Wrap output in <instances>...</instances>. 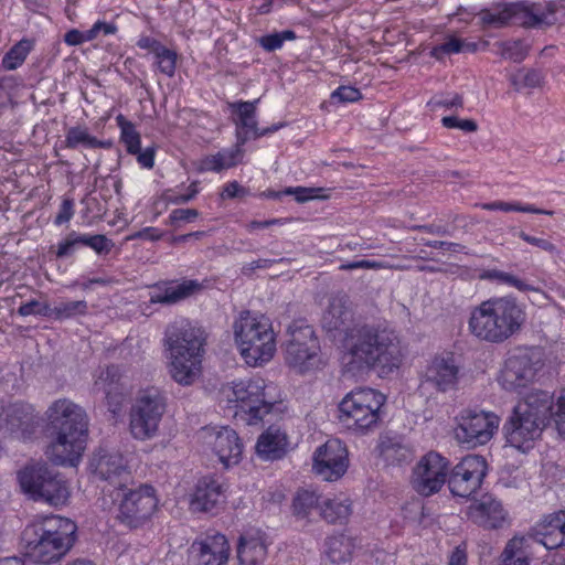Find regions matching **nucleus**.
<instances>
[{"mask_svg": "<svg viewBox=\"0 0 565 565\" xmlns=\"http://www.w3.org/2000/svg\"><path fill=\"white\" fill-rule=\"evenodd\" d=\"M322 328L332 337L344 334L342 362L347 371L376 370L381 376L397 370L402 350L394 331L372 326L353 324V312L347 296H334L321 319Z\"/></svg>", "mask_w": 565, "mask_h": 565, "instance_id": "nucleus-1", "label": "nucleus"}, {"mask_svg": "<svg viewBox=\"0 0 565 565\" xmlns=\"http://www.w3.org/2000/svg\"><path fill=\"white\" fill-rule=\"evenodd\" d=\"M50 445L47 456L56 465L76 466L86 448L88 418L79 405L67 398L46 411Z\"/></svg>", "mask_w": 565, "mask_h": 565, "instance_id": "nucleus-2", "label": "nucleus"}, {"mask_svg": "<svg viewBox=\"0 0 565 565\" xmlns=\"http://www.w3.org/2000/svg\"><path fill=\"white\" fill-rule=\"evenodd\" d=\"M526 319L525 306L515 297H492L472 308L468 328L478 340L501 344L520 333Z\"/></svg>", "mask_w": 565, "mask_h": 565, "instance_id": "nucleus-3", "label": "nucleus"}, {"mask_svg": "<svg viewBox=\"0 0 565 565\" xmlns=\"http://www.w3.org/2000/svg\"><path fill=\"white\" fill-rule=\"evenodd\" d=\"M77 526L70 519L46 515L28 524L21 543L25 556L41 564L60 561L73 546Z\"/></svg>", "mask_w": 565, "mask_h": 565, "instance_id": "nucleus-4", "label": "nucleus"}, {"mask_svg": "<svg viewBox=\"0 0 565 565\" xmlns=\"http://www.w3.org/2000/svg\"><path fill=\"white\" fill-rule=\"evenodd\" d=\"M205 333L201 328L188 321L170 326L166 332V342L170 351V373L181 385L194 383L202 371L205 353Z\"/></svg>", "mask_w": 565, "mask_h": 565, "instance_id": "nucleus-5", "label": "nucleus"}, {"mask_svg": "<svg viewBox=\"0 0 565 565\" xmlns=\"http://www.w3.org/2000/svg\"><path fill=\"white\" fill-rule=\"evenodd\" d=\"M552 396L547 392L535 391L520 401L505 424L508 443L518 448L526 449L539 438L550 422Z\"/></svg>", "mask_w": 565, "mask_h": 565, "instance_id": "nucleus-6", "label": "nucleus"}, {"mask_svg": "<svg viewBox=\"0 0 565 565\" xmlns=\"http://www.w3.org/2000/svg\"><path fill=\"white\" fill-rule=\"evenodd\" d=\"M233 329L246 364L260 366L273 359L276 352V338L268 318L245 311L234 322Z\"/></svg>", "mask_w": 565, "mask_h": 565, "instance_id": "nucleus-7", "label": "nucleus"}, {"mask_svg": "<svg viewBox=\"0 0 565 565\" xmlns=\"http://www.w3.org/2000/svg\"><path fill=\"white\" fill-rule=\"evenodd\" d=\"M386 396L381 392L360 387L349 392L338 405V419L343 427L359 434H366L380 422L381 408Z\"/></svg>", "mask_w": 565, "mask_h": 565, "instance_id": "nucleus-8", "label": "nucleus"}, {"mask_svg": "<svg viewBox=\"0 0 565 565\" xmlns=\"http://www.w3.org/2000/svg\"><path fill=\"white\" fill-rule=\"evenodd\" d=\"M555 13L556 6L552 2H512L497 3L482 10L480 17L483 23L494 26L511 23L525 28H541L554 24Z\"/></svg>", "mask_w": 565, "mask_h": 565, "instance_id": "nucleus-9", "label": "nucleus"}, {"mask_svg": "<svg viewBox=\"0 0 565 565\" xmlns=\"http://www.w3.org/2000/svg\"><path fill=\"white\" fill-rule=\"evenodd\" d=\"M227 398L237 404L249 425L262 420L281 401L278 387L262 377L234 383Z\"/></svg>", "mask_w": 565, "mask_h": 565, "instance_id": "nucleus-10", "label": "nucleus"}, {"mask_svg": "<svg viewBox=\"0 0 565 565\" xmlns=\"http://www.w3.org/2000/svg\"><path fill=\"white\" fill-rule=\"evenodd\" d=\"M282 344L286 364L303 374L321 364L320 342L313 328L303 319L294 320L287 328Z\"/></svg>", "mask_w": 565, "mask_h": 565, "instance_id": "nucleus-11", "label": "nucleus"}, {"mask_svg": "<svg viewBox=\"0 0 565 565\" xmlns=\"http://www.w3.org/2000/svg\"><path fill=\"white\" fill-rule=\"evenodd\" d=\"M166 398L157 388L139 393L129 413V430L135 439L153 438L166 413Z\"/></svg>", "mask_w": 565, "mask_h": 565, "instance_id": "nucleus-12", "label": "nucleus"}, {"mask_svg": "<svg viewBox=\"0 0 565 565\" xmlns=\"http://www.w3.org/2000/svg\"><path fill=\"white\" fill-rule=\"evenodd\" d=\"M544 362L534 349L518 350L507 358L498 376L499 384L510 392H519L532 384Z\"/></svg>", "mask_w": 565, "mask_h": 565, "instance_id": "nucleus-13", "label": "nucleus"}, {"mask_svg": "<svg viewBox=\"0 0 565 565\" xmlns=\"http://www.w3.org/2000/svg\"><path fill=\"white\" fill-rule=\"evenodd\" d=\"M499 423L500 418L494 413L466 409L457 416L455 437L468 447L484 445L493 437Z\"/></svg>", "mask_w": 565, "mask_h": 565, "instance_id": "nucleus-14", "label": "nucleus"}, {"mask_svg": "<svg viewBox=\"0 0 565 565\" xmlns=\"http://www.w3.org/2000/svg\"><path fill=\"white\" fill-rule=\"evenodd\" d=\"M158 499L151 486L143 484L124 493L117 519L130 529L142 526L157 510Z\"/></svg>", "mask_w": 565, "mask_h": 565, "instance_id": "nucleus-15", "label": "nucleus"}, {"mask_svg": "<svg viewBox=\"0 0 565 565\" xmlns=\"http://www.w3.org/2000/svg\"><path fill=\"white\" fill-rule=\"evenodd\" d=\"M448 476V461L435 451L426 454L417 462L412 475L414 490L425 497L438 492Z\"/></svg>", "mask_w": 565, "mask_h": 565, "instance_id": "nucleus-16", "label": "nucleus"}, {"mask_svg": "<svg viewBox=\"0 0 565 565\" xmlns=\"http://www.w3.org/2000/svg\"><path fill=\"white\" fill-rule=\"evenodd\" d=\"M487 475V461L482 456L470 455L455 466L448 486L454 495L468 498L481 487Z\"/></svg>", "mask_w": 565, "mask_h": 565, "instance_id": "nucleus-17", "label": "nucleus"}, {"mask_svg": "<svg viewBox=\"0 0 565 565\" xmlns=\"http://www.w3.org/2000/svg\"><path fill=\"white\" fill-rule=\"evenodd\" d=\"M460 380V366L450 353L434 356L427 364L422 388H433L439 393L457 390Z\"/></svg>", "mask_w": 565, "mask_h": 565, "instance_id": "nucleus-18", "label": "nucleus"}, {"mask_svg": "<svg viewBox=\"0 0 565 565\" xmlns=\"http://www.w3.org/2000/svg\"><path fill=\"white\" fill-rule=\"evenodd\" d=\"M349 466L348 450L339 439H329L313 454L312 469L326 481L340 479Z\"/></svg>", "mask_w": 565, "mask_h": 565, "instance_id": "nucleus-19", "label": "nucleus"}, {"mask_svg": "<svg viewBox=\"0 0 565 565\" xmlns=\"http://www.w3.org/2000/svg\"><path fill=\"white\" fill-rule=\"evenodd\" d=\"M89 469L98 479L121 490L130 479V471L124 456L117 450L99 448L89 461Z\"/></svg>", "mask_w": 565, "mask_h": 565, "instance_id": "nucleus-20", "label": "nucleus"}, {"mask_svg": "<svg viewBox=\"0 0 565 565\" xmlns=\"http://www.w3.org/2000/svg\"><path fill=\"white\" fill-rule=\"evenodd\" d=\"M202 438L224 466L228 467L239 461L243 445L234 429L228 427L204 428Z\"/></svg>", "mask_w": 565, "mask_h": 565, "instance_id": "nucleus-21", "label": "nucleus"}, {"mask_svg": "<svg viewBox=\"0 0 565 565\" xmlns=\"http://www.w3.org/2000/svg\"><path fill=\"white\" fill-rule=\"evenodd\" d=\"M230 557V545L225 535L215 533L194 541L189 548L191 565H225Z\"/></svg>", "mask_w": 565, "mask_h": 565, "instance_id": "nucleus-22", "label": "nucleus"}, {"mask_svg": "<svg viewBox=\"0 0 565 565\" xmlns=\"http://www.w3.org/2000/svg\"><path fill=\"white\" fill-rule=\"evenodd\" d=\"M259 99L253 102H235L230 104V108L236 114L234 122L236 125L237 143L243 146L249 138V134L254 139L277 131L282 124L273 125L265 129L257 128L256 105Z\"/></svg>", "mask_w": 565, "mask_h": 565, "instance_id": "nucleus-23", "label": "nucleus"}, {"mask_svg": "<svg viewBox=\"0 0 565 565\" xmlns=\"http://www.w3.org/2000/svg\"><path fill=\"white\" fill-rule=\"evenodd\" d=\"M94 391L102 392L105 395L108 411L114 415L118 414L127 395V388L121 383L119 367L110 365L103 370L94 383Z\"/></svg>", "mask_w": 565, "mask_h": 565, "instance_id": "nucleus-24", "label": "nucleus"}, {"mask_svg": "<svg viewBox=\"0 0 565 565\" xmlns=\"http://www.w3.org/2000/svg\"><path fill=\"white\" fill-rule=\"evenodd\" d=\"M526 536L535 540V547L554 550L565 545V511L547 515L536 525L534 532Z\"/></svg>", "mask_w": 565, "mask_h": 565, "instance_id": "nucleus-25", "label": "nucleus"}, {"mask_svg": "<svg viewBox=\"0 0 565 565\" xmlns=\"http://www.w3.org/2000/svg\"><path fill=\"white\" fill-rule=\"evenodd\" d=\"M200 288V282L192 279L160 282L152 286L149 301L164 306L175 305L194 295Z\"/></svg>", "mask_w": 565, "mask_h": 565, "instance_id": "nucleus-26", "label": "nucleus"}, {"mask_svg": "<svg viewBox=\"0 0 565 565\" xmlns=\"http://www.w3.org/2000/svg\"><path fill=\"white\" fill-rule=\"evenodd\" d=\"M225 486L213 477H204L196 483L191 505L194 510L211 512L225 502Z\"/></svg>", "mask_w": 565, "mask_h": 565, "instance_id": "nucleus-27", "label": "nucleus"}, {"mask_svg": "<svg viewBox=\"0 0 565 565\" xmlns=\"http://www.w3.org/2000/svg\"><path fill=\"white\" fill-rule=\"evenodd\" d=\"M469 515L475 523L486 529L501 527L507 519L502 503L491 495H483L472 504L469 508Z\"/></svg>", "mask_w": 565, "mask_h": 565, "instance_id": "nucleus-28", "label": "nucleus"}, {"mask_svg": "<svg viewBox=\"0 0 565 565\" xmlns=\"http://www.w3.org/2000/svg\"><path fill=\"white\" fill-rule=\"evenodd\" d=\"M7 428L19 438H30L36 428L34 409L31 405L14 403L6 411Z\"/></svg>", "mask_w": 565, "mask_h": 565, "instance_id": "nucleus-29", "label": "nucleus"}, {"mask_svg": "<svg viewBox=\"0 0 565 565\" xmlns=\"http://www.w3.org/2000/svg\"><path fill=\"white\" fill-rule=\"evenodd\" d=\"M535 554V540L531 536H514L508 541L499 565H530Z\"/></svg>", "mask_w": 565, "mask_h": 565, "instance_id": "nucleus-30", "label": "nucleus"}, {"mask_svg": "<svg viewBox=\"0 0 565 565\" xmlns=\"http://www.w3.org/2000/svg\"><path fill=\"white\" fill-rule=\"evenodd\" d=\"M52 470L42 462H32L24 466L17 473L21 490L36 500L41 492L42 484L50 478Z\"/></svg>", "mask_w": 565, "mask_h": 565, "instance_id": "nucleus-31", "label": "nucleus"}, {"mask_svg": "<svg viewBox=\"0 0 565 565\" xmlns=\"http://www.w3.org/2000/svg\"><path fill=\"white\" fill-rule=\"evenodd\" d=\"M287 436L280 428L270 426L256 443L257 455L265 460L281 458L287 449Z\"/></svg>", "mask_w": 565, "mask_h": 565, "instance_id": "nucleus-32", "label": "nucleus"}, {"mask_svg": "<svg viewBox=\"0 0 565 565\" xmlns=\"http://www.w3.org/2000/svg\"><path fill=\"white\" fill-rule=\"evenodd\" d=\"M267 556V546L260 536L242 535L237 546L241 565H259Z\"/></svg>", "mask_w": 565, "mask_h": 565, "instance_id": "nucleus-33", "label": "nucleus"}, {"mask_svg": "<svg viewBox=\"0 0 565 565\" xmlns=\"http://www.w3.org/2000/svg\"><path fill=\"white\" fill-rule=\"evenodd\" d=\"M242 146L237 143V147L232 150H222L215 154L204 157L200 161L199 171H214L220 172L224 169L232 168L237 164L238 158L242 157Z\"/></svg>", "mask_w": 565, "mask_h": 565, "instance_id": "nucleus-34", "label": "nucleus"}, {"mask_svg": "<svg viewBox=\"0 0 565 565\" xmlns=\"http://www.w3.org/2000/svg\"><path fill=\"white\" fill-rule=\"evenodd\" d=\"M70 495L68 488L61 478L52 470L50 478L42 484L41 492L36 497L51 505H62L66 503Z\"/></svg>", "mask_w": 565, "mask_h": 565, "instance_id": "nucleus-35", "label": "nucleus"}, {"mask_svg": "<svg viewBox=\"0 0 565 565\" xmlns=\"http://www.w3.org/2000/svg\"><path fill=\"white\" fill-rule=\"evenodd\" d=\"M351 512V501L348 498L334 497L320 504V515L329 523H342Z\"/></svg>", "mask_w": 565, "mask_h": 565, "instance_id": "nucleus-36", "label": "nucleus"}, {"mask_svg": "<svg viewBox=\"0 0 565 565\" xmlns=\"http://www.w3.org/2000/svg\"><path fill=\"white\" fill-rule=\"evenodd\" d=\"M353 550L351 540L344 535L331 536L326 542V555L333 564H342L350 559Z\"/></svg>", "mask_w": 565, "mask_h": 565, "instance_id": "nucleus-37", "label": "nucleus"}, {"mask_svg": "<svg viewBox=\"0 0 565 565\" xmlns=\"http://www.w3.org/2000/svg\"><path fill=\"white\" fill-rule=\"evenodd\" d=\"M381 455L388 465H403L413 458V450L401 443L387 440L381 444Z\"/></svg>", "mask_w": 565, "mask_h": 565, "instance_id": "nucleus-38", "label": "nucleus"}, {"mask_svg": "<svg viewBox=\"0 0 565 565\" xmlns=\"http://www.w3.org/2000/svg\"><path fill=\"white\" fill-rule=\"evenodd\" d=\"M476 47L477 45L475 43H466L455 35H449L443 43L431 49L430 56L440 61L447 55L457 54L465 50L475 51Z\"/></svg>", "mask_w": 565, "mask_h": 565, "instance_id": "nucleus-39", "label": "nucleus"}, {"mask_svg": "<svg viewBox=\"0 0 565 565\" xmlns=\"http://www.w3.org/2000/svg\"><path fill=\"white\" fill-rule=\"evenodd\" d=\"M510 83L516 92H520L524 88H536L540 87L544 82V75L541 71L530 68V70H519L515 73L511 74Z\"/></svg>", "mask_w": 565, "mask_h": 565, "instance_id": "nucleus-40", "label": "nucleus"}, {"mask_svg": "<svg viewBox=\"0 0 565 565\" xmlns=\"http://www.w3.org/2000/svg\"><path fill=\"white\" fill-rule=\"evenodd\" d=\"M32 47L33 42L31 40L22 39L4 54L2 66L8 71L18 68L23 64Z\"/></svg>", "mask_w": 565, "mask_h": 565, "instance_id": "nucleus-41", "label": "nucleus"}, {"mask_svg": "<svg viewBox=\"0 0 565 565\" xmlns=\"http://www.w3.org/2000/svg\"><path fill=\"white\" fill-rule=\"evenodd\" d=\"M65 147L75 149L79 145L87 148H102L104 142L88 134L87 129L81 127H72L67 130L65 136Z\"/></svg>", "mask_w": 565, "mask_h": 565, "instance_id": "nucleus-42", "label": "nucleus"}, {"mask_svg": "<svg viewBox=\"0 0 565 565\" xmlns=\"http://www.w3.org/2000/svg\"><path fill=\"white\" fill-rule=\"evenodd\" d=\"M320 509L319 497L313 491L299 490L292 501L294 514L307 518L313 509Z\"/></svg>", "mask_w": 565, "mask_h": 565, "instance_id": "nucleus-43", "label": "nucleus"}, {"mask_svg": "<svg viewBox=\"0 0 565 565\" xmlns=\"http://www.w3.org/2000/svg\"><path fill=\"white\" fill-rule=\"evenodd\" d=\"M483 210L488 211H503V212H522V213H535V214H545L553 215V211L537 209L532 204H522L520 202H504V201H494L490 203L481 204Z\"/></svg>", "mask_w": 565, "mask_h": 565, "instance_id": "nucleus-44", "label": "nucleus"}, {"mask_svg": "<svg viewBox=\"0 0 565 565\" xmlns=\"http://www.w3.org/2000/svg\"><path fill=\"white\" fill-rule=\"evenodd\" d=\"M116 121L121 131L120 139L125 143L127 151L129 153H139L140 135L134 124L128 121L122 115H118Z\"/></svg>", "mask_w": 565, "mask_h": 565, "instance_id": "nucleus-45", "label": "nucleus"}, {"mask_svg": "<svg viewBox=\"0 0 565 565\" xmlns=\"http://www.w3.org/2000/svg\"><path fill=\"white\" fill-rule=\"evenodd\" d=\"M481 278L508 285L510 287H513V288L518 289L519 291L535 290L534 287H532L531 285L526 284L524 280H522L521 278L516 277L515 275L507 273V271H502V270H499V269L486 270L481 275Z\"/></svg>", "mask_w": 565, "mask_h": 565, "instance_id": "nucleus-46", "label": "nucleus"}, {"mask_svg": "<svg viewBox=\"0 0 565 565\" xmlns=\"http://www.w3.org/2000/svg\"><path fill=\"white\" fill-rule=\"evenodd\" d=\"M88 309L85 300L61 302L54 308H51V317L56 320L72 319L76 316L86 315Z\"/></svg>", "mask_w": 565, "mask_h": 565, "instance_id": "nucleus-47", "label": "nucleus"}, {"mask_svg": "<svg viewBox=\"0 0 565 565\" xmlns=\"http://www.w3.org/2000/svg\"><path fill=\"white\" fill-rule=\"evenodd\" d=\"M82 246L94 249L97 254H108L114 247V243L103 234L87 235L82 234Z\"/></svg>", "mask_w": 565, "mask_h": 565, "instance_id": "nucleus-48", "label": "nucleus"}, {"mask_svg": "<svg viewBox=\"0 0 565 565\" xmlns=\"http://www.w3.org/2000/svg\"><path fill=\"white\" fill-rule=\"evenodd\" d=\"M154 56L160 72L172 77L177 67V53L163 46Z\"/></svg>", "mask_w": 565, "mask_h": 565, "instance_id": "nucleus-49", "label": "nucleus"}, {"mask_svg": "<svg viewBox=\"0 0 565 565\" xmlns=\"http://www.w3.org/2000/svg\"><path fill=\"white\" fill-rule=\"evenodd\" d=\"M78 246H82V234L71 232L63 242L58 243L56 249V257H68L74 254L75 249Z\"/></svg>", "mask_w": 565, "mask_h": 565, "instance_id": "nucleus-50", "label": "nucleus"}, {"mask_svg": "<svg viewBox=\"0 0 565 565\" xmlns=\"http://www.w3.org/2000/svg\"><path fill=\"white\" fill-rule=\"evenodd\" d=\"M18 313L22 317H28L31 315L51 317V307L46 302H40L35 299H32L22 303L18 309Z\"/></svg>", "mask_w": 565, "mask_h": 565, "instance_id": "nucleus-51", "label": "nucleus"}, {"mask_svg": "<svg viewBox=\"0 0 565 565\" xmlns=\"http://www.w3.org/2000/svg\"><path fill=\"white\" fill-rule=\"evenodd\" d=\"M555 423L556 429L565 436V394L561 392L555 406L550 411V420Z\"/></svg>", "mask_w": 565, "mask_h": 565, "instance_id": "nucleus-52", "label": "nucleus"}, {"mask_svg": "<svg viewBox=\"0 0 565 565\" xmlns=\"http://www.w3.org/2000/svg\"><path fill=\"white\" fill-rule=\"evenodd\" d=\"M502 55L514 62H521L527 55V47L520 41L508 42L503 44Z\"/></svg>", "mask_w": 565, "mask_h": 565, "instance_id": "nucleus-53", "label": "nucleus"}, {"mask_svg": "<svg viewBox=\"0 0 565 565\" xmlns=\"http://www.w3.org/2000/svg\"><path fill=\"white\" fill-rule=\"evenodd\" d=\"M441 124L444 127L449 129H460L465 132H475L478 129V125L473 119H460L456 116L443 117Z\"/></svg>", "mask_w": 565, "mask_h": 565, "instance_id": "nucleus-54", "label": "nucleus"}, {"mask_svg": "<svg viewBox=\"0 0 565 565\" xmlns=\"http://www.w3.org/2000/svg\"><path fill=\"white\" fill-rule=\"evenodd\" d=\"M519 237L530 245L536 246L552 255H559V249L548 239L531 236L524 231L519 232Z\"/></svg>", "mask_w": 565, "mask_h": 565, "instance_id": "nucleus-55", "label": "nucleus"}, {"mask_svg": "<svg viewBox=\"0 0 565 565\" xmlns=\"http://www.w3.org/2000/svg\"><path fill=\"white\" fill-rule=\"evenodd\" d=\"M332 98H338L343 103H352L359 100L362 95L361 92L352 86H340L331 95Z\"/></svg>", "mask_w": 565, "mask_h": 565, "instance_id": "nucleus-56", "label": "nucleus"}, {"mask_svg": "<svg viewBox=\"0 0 565 565\" xmlns=\"http://www.w3.org/2000/svg\"><path fill=\"white\" fill-rule=\"evenodd\" d=\"M74 215V201L66 198L62 201L58 213L55 216L54 224L62 225L71 221Z\"/></svg>", "mask_w": 565, "mask_h": 565, "instance_id": "nucleus-57", "label": "nucleus"}, {"mask_svg": "<svg viewBox=\"0 0 565 565\" xmlns=\"http://www.w3.org/2000/svg\"><path fill=\"white\" fill-rule=\"evenodd\" d=\"M388 267L390 266H387V265H385L383 263H380V262L363 259V260H356V262H351V263L342 264L340 266V269L341 270L380 269V268H388Z\"/></svg>", "mask_w": 565, "mask_h": 565, "instance_id": "nucleus-58", "label": "nucleus"}, {"mask_svg": "<svg viewBox=\"0 0 565 565\" xmlns=\"http://www.w3.org/2000/svg\"><path fill=\"white\" fill-rule=\"evenodd\" d=\"M199 216V212L195 209H175L170 213L171 223L179 221L192 222Z\"/></svg>", "mask_w": 565, "mask_h": 565, "instance_id": "nucleus-59", "label": "nucleus"}, {"mask_svg": "<svg viewBox=\"0 0 565 565\" xmlns=\"http://www.w3.org/2000/svg\"><path fill=\"white\" fill-rule=\"evenodd\" d=\"M162 237V233L152 226L145 227L130 235V239H147L151 242L159 241Z\"/></svg>", "mask_w": 565, "mask_h": 565, "instance_id": "nucleus-60", "label": "nucleus"}, {"mask_svg": "<svg viewBox=\"0 0 565 565\" xmlns=\"http://www.w3.org/2000/svg\"><path fill=\"white\" fill-rule=\"evenodd\" d=\"M137 45L140 49L151 51L154 55L163 47V45L158 40L147 35L140 36Z\"/></svg>", "mask_w": 565, "mask_h": 565, "instance_id": "nucleus-61", "label": "nucleus"}, {"mask_svg": "<svg viewBox=\"0 0 565 565\" xmlns=\"http://www.w3.org/2000/svg\"><path fill=\"white\" fill-rule=\"evenodd\" d=\"M260 45L268 52L280 49L282 45L281 39L278 33L265 35L260 39Z\"/></svg>", "mask_w": 565, "mask_h": 565, "instance_id": "nucleus-62", "label": "nucleus"}, {"mask_svg": "<svg viewBox=\"0 0 565 565\" xmlns=\"http://www.w3.org/2000/svg\"><path fill=\"white\" fill-rule=\"evenodd\" d=\"M137 156V161L143 168L151 169L154 164V150L152 148H147L145 151L139 150V153H135Z\"/></svg>", "mask_w": 565, "mask_h": 565, "instance_id": "nucleus-63", "label": "nucleus"}, {"mask_svg": "<svg viewBox=\"0 0 565 565\" xmlns=\"http://www.w3.org/2000/svg\"><path fill=\"white\" fill-rule=\"evenodd\" d=\"M244 192V188H242L236 181H233L224 185L221 195L223 199H234Z\"/></svg>", "mask_w": 565, "mask_h": 565, "instance_id": "nucleus-64", "label": "nucleus"}]
</instances>
